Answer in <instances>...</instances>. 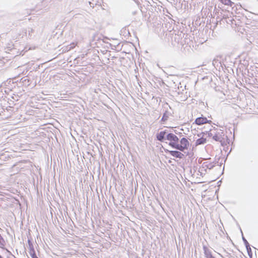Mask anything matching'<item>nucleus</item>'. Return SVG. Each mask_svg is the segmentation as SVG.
Wrapping results in <instances>:
<instances>
[{
    "label": "nucleus",
    "mask_w": 258,
    "mask_h": 258,
    "mask_svg": "<svg viewBox=\"0 0 258 258\" xmlns=\"http://www.w3.org/2000/svg\"><path fill=\"white\" fill-rule=\"evenodd\" d=\"M202 134L203 135L202 136L196 141V143L197 145L203 144L206 142L207 139L205 135H208V134H206V133H202Z\"/></svg>",
    "instance_id": "nucleus-6"
},
{
    "label": "nucleus",
    "mask_w": 258,
    "mask_h": 258,
    "mask_svg": "<svg viewBox=\"0 0 258 258\" xmlns=\"http://www.w3.org/2000/svg\"><path fill=\"white\" fill-rule=\"evenodd\" d=\"M166 152H169L171 155L176 158H181L183 156V154L179 151L167 150Z\"/></svg>",
    "instance_id": "nucleus-7"
},
{
    "label": "nucleus",
    "mask_w": 258,
    "mask_h": 258,
    "mask_svg": "<svg viewBox=\"0 0 258 258\" xmlns=\"http://www.w3.org/2000/svg\"><path fill=\"white\" fill-rule=\"evenodd\" d=\"M166 133L165 132H160L157 135V138L159 141H162Z\"/></svg>",
    "instance_id": "nucleus-8"
},
{
    "label": "nucleus",
    "mask_w": 258,
    "mask_h": 258,
    "mask_svg": "<svg viewBox=\"0 0 258 258\" xmlns=\"http://www.w3.org/2000/svg\"><path fill=\"white\" fill-rule=\"evenodd\" d=\"M211 122V120H208L207 118L204 116H201L200 117H198L195 120L194 123L198 125H203L206 123H210Z\"/></svg>",
    "instance_id": "nucleus-4"
},
{
    "label": "nucleus",
    "mask_w": 258,
    "mask_h": 258,
    "mask_svg": "<svg viewBox=\"0 0 258 258\" xmlns=\"http://www.w3.org/2000/svg\"><path fill=\"white\" fill-rule=\"evenodd\" d=\"M206 134H208L209 137H212L216 141L221 142L222 141V135L217 128L211 129L209 132H207Z\"/></svg>",
    "instance_id": "nucleus-1"
},
{
    "label": "nucleus",
    "mask_w": 258,
    "mask_h": 258,
    "mask_svg": "<svg viewBox=\"0 0 258 258\" xmlns=\"http://www.w3.org/2000/svg\"><path fill=\"white\" fill-rule=\"evenodd\" d=\"M189 146V142L188 140L183 138L180 141V144H177L176 149H178L180 151H183L184 149H187Z\"/></svg>",
    "instance_id": "nucleus-3"
},
{
    "label": "nucleus",
    "mask_w": 258,
    "mask_h": 258,
    "mask_svg": "<svg viewBox=\"0 0 258 258\" xmlns=\"http://www.w3.org/2000/svg\"><path fill=\"white\" fill-rule=\"evenodd\" d=\"M212 258H214V257H212Z\"/></svg>",
    "instance_id": "nucleus-11"
},
{
    "label": "nucleus",
    "mask_w": 258,
    "mask_h": 258,
    "mask_svg": "<svg viewBox=\"0 0 258 258\" xmlns=\"http://www.w3.org/2000/svg\"><path fill=\"white\" fill-rule=\"evenodd\" d=\"M166 139L169 141L170 146L174 148H176L178 143V138L175 135L170 133L167 135Z\"/></svg>",
    "instance_id": "nucleus-2"
},
{
    "label": "nucleus",
    "mask_w": 258,
    "mask_h": 258,
    "mask_svg": "<svg viewBox=\"0 0 258 258\" xmlns=\"http://www.w3.org/2000/svg\"><path fill=\"white\" fill-rule=\"evenodd\" d=\"M31 256L32 258H38L34 251H33V253L31 254Z\"/></svg>",
    "instance_id": "nucleus-10"
},
{
    "label": "nucleus",
    "mask_w": 258,
    "mask_h": 258,
    "mask_svg": "<svg viewBox=\"0 0 258 258\" xmlns=\"http://www.w3.org/2000/svg\"><path fill=\"white\" fill-rule=\"evenodd\" d=\"M70 49L74 48L77 45V42H72L70 44Z\"/></svg>",
    "instance_id": "nucleus-9"
},
{
    "label": "nucleus",
    "mask_w": 258,
    "mask_h": 258,
    "mask_svg": "<svg viewBox=\"0 0 258 258\" xmlns=\"http://www.w3.org/2000/svg\"><path fill=\"white\" fill-rule=\"evenodd\" d=\"M243 241L244 243V244L245 245L246 251L247 252V254L249 256V258H252V252L251 249V247L248 243V242L247 241V240L244 239V238L243 237Z\"/></svg>",
    "instance_id": "nucleus-5"
}]
</instances>
